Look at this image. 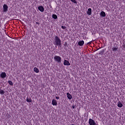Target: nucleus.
I'll return each mask as SVG.
<instances>
[{"label": "nucleus", "instance_id": "f257e3e1", "mask_svg": "<svg viewBox=\"0 0 125 125\" xmlns=\"http://www.w3.org/2000/svg\"><path fill=\"white\" fill-rule=\"evenodd\" d=\"M53 44L56 45V46H59V47H61L62 45V43L61 42V39L58 37V36H56L54 37Z\"/></svg>", "mask_w": 125, "mask_h": 125}, {"label": "nucleus", "instance_id": "f03ea898", "mask_svg": "<svg viewBox=\"0 0 125 125\" xmlns=\"http://www.w3.org/2000/svg\"><path fill=\"white\" fill-rule=\"evenodd\" d=\"M54 59L56 62H57V63H61L62 60V58L59 56H55L54 57Z\"/></svg>", "mask_w": 125, "mask_h": 125}, {"label": "nucleus", "instance_id": "7ed1b4c3", "mask_svg": "<svg viewBox=\"0 0 125 125\" xmlns=\"http://www.w3.org/2000/svg\"><path fill=\"white\" fill-rule=\"evenodd\" d=\"M88 124L90 125H96V123H95V121L91 119H89Z\"/></svg>", "mask_w": 125, "mask_h": 125}, {"label": "nucleus", "instance_id": "20e7f679", "mask_svg": "<svg viewBox=\"0 0 125 125\" xmlns=\"http://www.w3.org/2000/svg\"><path fill=\"white\" fill-rule=\"evenodd\" d=\"M3 8L4 12H6V11H7V10H8V6H7V5H6V4L3 5Z\"/></svg>", "mask_w": 125, "mask_h": 125}, {"label": "nucleus", "instance_id": "39448f33", "mask_svg": "<svg viewBox=\"0 0 125 125\" xmlns=\"http://www.w3.org/2000/svg\"><path fill=\"white\" fill-rule=\"evenodd\" d=\"M84 44V41L83 40H81L78 42V45L79 46H83Z\"/></svg>", "mask_w": 125, "mask_h": 125}, {"label": "nucleus", "instance_id": "423d86ee", "mask_svg": "<svg viewBox=\"0 0 125 125\" xmlns=\"http://www.w3.org/2000/svg\"><path fill=\"white\" fill-rule=\"evenodd\" d=\"M63 65H64V66H70V63L68 61L65 60L63 62Z\"/></svg>", "mask_w": 125, "mask_h": 125}, {"label": "nucleus", "instance_id": "0eeeda50", "mask_svg": "<svg viewBox=\"0 0 125 125\" xmlns=\"http://www.w3.org/2000/svg\"><path fill=\"white\" fill-rule=\"evenodd\" d=\"M0 77H1L2 79H4L5 78H6V73H5V72H2L0 74Z\"/></svg>", "mask_w": 125, "mask_h": 125}, {"label": "nucleus", "instance_id": "6e6552de", "mask_svg": "<svg viewBox=\"0 0 125 125\" xmlns=\"http://www.w3.org/2000/svg\"><path fill=\"white\" fill-rule=\"evenodd\" d=\"M92 10L91 9V8H88V10L87 11V14L88 15L90 16V15H91V14H92Z\"/></svg>", "mask_w": 125, "mask_h": 125}, {"label": "nucleus", "instance_id": "1a4fd4ad", "mask_svg": "<svg viewBox=\"0 0 125 125\" xmlns=\"http://www.w3.org/2000/svg\"><path fill=\"white\" fill-rule=\"evenodd\" d=\"M38 9L39 10H40V11H41V12H43V11H44V8H43V7L42 6H40L38 7Z\"/></svg>", "mask_w": 125, "mask_h": 125}, {"label": "nucleus", "instance_id": "9d476101", "mask_svg": "<svg viewBox=\"0 0 125 125\" xmlns=\"http://www.w3.org/2000/svg\"><path fill=\"white\" fill-rule=\"evenodd\" d=\"M52 104L53 106H56L57 105V101L55 99L52 100Z\"/></svg>", "mask_w": 125, "mask_h": 125}, {"label": "nucleus", "instance_id": "9b49d317", "mask_svg": "<svg viewBox=\"0 0 125 125\" xmlns=\"http://www.w3.org/2000/svg\"><path fill=\"white\" fill-rule=\"evenodd\" d=\"M100 15L102 17H105V16H106V13L104 11H102L100 14Z\"/></svg>", "mask_w": 125, "mask_h": 125}, {"label": "nucleus", "instance_id": "f8f14e48", "mask_svg": "<svg viewBox=\"0 0 125 125\" xmlns=\"http://www.w3.org/2000/svg\"><path fill=\"white\" fill-rule=\"evenodd\" d=\"M67 95L68 99H69L70 100H71V99H72L73 98V97L70 93H67Z\"/></svg>", "mask_w": 125, "mask_h": 125}, {"label": "nucleus", "instance_id": "ddd939ff", "mask_svg": "<svg viewBox=\"0 0 125 125\" xmlns=\"http://www.w3.org/2000/svg\"><path fill=\"white\" fill-rule=\"evenodd\" d=\"M118 107H119V108H122V107H123V104H122V102H121V101H119L118 102V105H117Z\"/></svg>", "mask_w": 125, "mask_h": 125}, {"label": "nucleus", "instance_id": "4468645a", "mask_svg": "<svg viewBox=\"0 0 125 125\" xmlns=\"http://www.w3.org/2000/svg\"><path fill=\"white\" fill-rule=\"evenodd\" d=\"M26 101L27 102H29V103H31V102H32V99H31V98H28L27 97L26 98Z\"/></svg>", "mask_w": 125, "mask_h": 125}, {"label": "nucleus", "instance_id": "2eb2a0df", "mask_svg": "<svg viewBox=\"0 0 125 125\" xmlns=\"http://www.w3.org/2000/svg\"><path fill=\"white\" fill-rule=\"evenodd\" d=\"M34 71L35 73H39V72H40V70H39V69L37 67H34Z\"/></svg>", "mask_w": 125, "mask_h": 125}, {"label": "nucleus", "instance_id": "dca6fc26", "mask_svg": "<svg viewBox=\"0 0 125 125\" xmlns=\"http://www.w3.org/2000/svg\"><path fill=\"white\" fill-rule=\"evenodd\" d=\"M52 18H53V19H57V18H58L57 15H56L55 14H53L52 15Z\"/></svg>", "mask_w": 125, "mask_h": 125}, {"label": "nucleus", "instance_id": "f3484780", "mask_svg": "<svg viewBox=\"0 0 125 125\" xmlns=\"http://www.w3.org/2000/svg\"><path fill=\"white\" fill-rule=\"evenodd\" d=\"M112 50H113V51H117V50H118V48L116 47H113L112 48Z\"/></svg>", "mask_w": 125, "mask_h": 125}, {"label": "nucleus", "instance_id": "a211bd4d", "mask_svg": "<svg viewBox=\"0 0 125 125\" xmlns=\"http://www.w3.org/2000/svg\"><path fill=\"white\" fill-rule=\"evenodd\" d=\"M8 83L10 84V85H13V83H12V81H9Z\"/></svg>", "mask_w": 125, "mask_h": 125}, {"label": "nucleus", "instance_id": "6ab92c4d", "mask_svg": "<svg viewBox=\"0 0 125 125\" xmlns=\"http://www.w3.org/2000/svg\"><path fill=\"white\" fill-rule=\"evenodd\" d=\"M0 94H4V91L0 89Z\"/></svg>", "mask_w": 125, "mask_h": 125}, {"label": "nucleus", "instance_id": "aec40b11", "mask_svg": "<svg viewBox=\"0 0 125 125\" xmlns=\"http://www.w3.org/2000/svg\"><path fill=\"white\" fill-rule=\"evenodd\" d=\"M103 53H104L103 51H101L100 52L99 54H100V55H103Z\"/></svg>", "mask_w": 125, "mask_h": 125}, {"label": "nucleus", "instance_id": "412c9836", "mask_svg": "<svg viewBox=\"0 0 125 125\" xmlns=\"http://www.w3.org/2000/svg\"><path fill=\"white\" fill-rule=\"evenodd\" d=\"M62 29H66V27H65V26H62Z\"/></svg>", "mask_w": 125, "mask_h": 125}, {"label": "nucleus", "instance_id": "4be33fe9", "mask_svg": "<svg viewBox=\"0 0 125 125\" xmlns=\"http://www.w3.org/2000/svg\"><path fill=\"white\" fill-rule=\"evenodd\" d=\"M64 46H67V42H65L64 44Z\"/></svg>", "mask_w": 125, "mask_h": 125}, {"label": "nucleus", "instance_id": "5701e85b", "mask_svg": "<svg viewBox=\"0 0 125 125\" xmlns=\"http://www.w3.org/2000/svg\"><path fill=\"white\" fill-rule=\"evenodd\" d=\"M73 109H75L76 108V105H72Z\"/></svg>", "mask_w": 125, "mask_h": 125}, {"label": "nucleus", "instance_id": "b1692460", "mask_svg": "<svg viewBox=\"0 0 125 125\" xmlns=\"http://www.w3.org/2000/svg\"><path fill=\"white\" fill-rule=\"evenodd\" d=\"M59 99V97H56V99H57V100H58Z\"/></svg>", "mask_w": 125, "mask_h": 125}, {"label": "nucleus", "instance_id": "393cba45", "mask_svg": "<svg viewBox=\"0 0 125 125\" xmlns=\"http://www.w3.org/2000/svg\"><path fill=\"white\" fill-rule=\"evenodd\" d=\"M36 24H38L39 25L40 24L39 22H36Z\"/></svg>", "mask_w": 125, "mask_h": 125}, {"label": "nucleus", "instance_id": "a878e982", "mask_svg": "<svg viewBox=\"0 0 125 125\" xmlns=\"http://www.w3.org/2000/svg\"><path fill=\"white\" fill-rule=\"evenodd\" d=\"M90 42L88 43V44H90Z\"/></svg>", "mask_w": 125, "mask_h": 125}, {"label": "nucleus", "instance_id": "bb28decb", "mask_svg": "<svg viewBox=\"0 0 125 125\" xmlns=\"http://www.w3.org/2000/svg\"><path fill=\"white\" fill-rule=\"evenodd\" d=\"M75 125L74 124H72V125Z\"/></svg>", "mask_w": 125, "mask_h": 125}]
</instances>
